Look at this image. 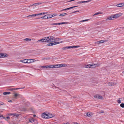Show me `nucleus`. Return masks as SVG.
<instances>
[{
	"instance_id": "obj_1",
	"label": "nucleus",
	"mask_w": 124,
	"mask_h": 124,
	"mask_svg": "<svg viewBox=\"0 0 124 124\" xmlns=\"http://www.w3.org/2000/svg\"><path fill=\"white\" fill-rule=\"evenodd\" d=\"M48 42H52L55 41H58L59 38H55L53 36L48 37Z\"/></svg>"
},
{
	"instance_id": "obj_2",
	"label": "nucleus",
	"mask_w": 124,
	"mask_h": 124,
	"mask_svg": "<svg viewBox=\"0 0 124 124\" xmlns=\"http://www.w3.org/2000/svg\"><path fill=\"white\" fill-rule=\"evenodd\" d=\"M48 37L43 38L42 39L38 40L37 42H40V43L46 42H48Z\"/></svg>"
},
{
	"instance_id": "obj_3",
	"label": "nucleus",
	"mask_w": 124,
	"mask_h": 124,
	"mask_svg": "<svg viewBox=\"0 0 124 124\" xmlns=\"http://www.w3.org/2000/svg\"><path fill=\"white\" fill-rule=\"evenodd\" d=\"M31 60L32 61V62H34L35 61L33 60L28 59H24L23 60H20V62H22L24 63H31V62H28V61H30V60Z\"/></svg>"
},
{
	"instance_id": "obj_4",
	"label": "nucleus",
	"mask_w": 124,
	"mask_h": 124,
	"mask_svg": "<svg viewBox=\"0 0 124 124\" xmlns=\"http://www.w3.org/2000/svg\"><path fill=\"white\" fill-rule=\"evenodd\" d=\"M29 122L32 123L34 124H36L38 123V121L32 118L29 119Z\"/></svg>"
},
{
	"instance_id": "obj_5",
	"label": "nucleus",
	"mask_w": 124,
	"mask_h": 124,
	"mask_svg": "<svg viewBox=\"0 0 124 124\" xmlns=\"http://www.w3.org/2000/svg\"><path fill=\"white\" fill-rule=\"evenodd\" d=\"M63 41H61L60 42H54V43L48 44L47 45L48 46H52L56 44L61 43Z\"/></svg>"
},
{
	"instance_id": "obj_6",
	"label": "nucleus",
	"mask_w": 124,
	"mask_h": 124,
	"mask_svg": "<svg viewBox=\"0 0 124 124\" xmlns=\"http://www.w3.org/2000/svg\"><path fill=\"white\" fill-rule=\"evenodd\" d=\"M100 66V64L98 63L96 64H91L90 66L91 68H93L96 67H98Z\"/></svg>"
},
{
	"instance_id": "obj_7",
	"label": "nucleus",
	"mask_w": 124,
	"mask_h": 124,
	"mask_svg": "<svg viewBox=\"0 0 124 124\" xmlns=\"http://www.w3.org/2000/svg\"><path fill=\"white\" fill-rule=\"evenodd\" d=\"M8 56V54L6 53H0V58H4Z\"/></svg>"
},
{
	"instance_id": "obj_8",
	"label": "nucleus",
	"mask_w": 124,
	"mask_h": 124,
	"mask_svg": "<svg viewBox=\"0 0 124 124\" xmlns=\"http://www.w3.org/2000/svg\"><path fill=\"white\" fill-rule=\"evenodd\" d=\"M94 98H98L99 99L102 100L103 99V97L99 95H95L94 96Z\"/></svg>"
},
{
	"instance_id": "obj_9",
	"label": "nucleus",
	"mask_w": 124,
	"mask_h": 124,
	"mask_svg": "<svg viewBox=\"0 0 124 124\" xmlns=\"http://www.w3.org/2000/svg\"><path fill=\"white\" fill-rule=\"evenodd\" d=\"M41 116L43 118H48L47 114L45 113H43Z\"/></svg>"
},
{
	"instance_id": "obj_10",
	"label": "nucleus",
	"mask_w": 124,
	"mask_h": 124,
	"mask_svg": "<svg viewBox=\"0 0 124 124\" xmlns=\"http://www.w3.org/2000/svg\"><path fill=\"white\" fill-rule=\"evenodd\" d=\"M48 118L52 117L54 116V115L51 113H48L47 114Z\"/></svg>"
},
{
	"instance_id": "obj_11",
	"label": "nucleus",
	"mask_w": 124,
	"mask_h": 124,
	"mask_svg": "<svg viewBox=\"0 0 124 124\" xmlns=\"http://www.w3.org/2000/svg\"><path fill=\"white\" fill-rule=\"evenodd\" d=\"M93 113L91 112H88L86 114L87 116L89 117H91L92 116Z\"/></svg>"
},
{
	"instance_id": "obj_12",
	"label": "nucleus",
	"mask_w": 124,
	"mask_h": 124,
	"mask_svg": "<svg viewBox=\"0 0 124 124\" xmlns=\"http://www.w3.org/2000/svg\"><path fill=\"white\" fill-rule=\"evenodd\" d=\"M116 83L115 82H109L108 84V85L110 86H113L116 85Z\"/></svg>"
},
{
	"instance_id": "obj_13",
	"label": "nucleus",
	"mask_w": 124,
	"mask_h": 124,
	"mask_svg": "<svg viewBox=\"0 0 124 124\" xmlns=\"http://www.w3.org/2000/svg\"><path fill=\"white\" fill-rule=\"evenodd\" d=\"M108 40H105L104 41L103 40H101L97 41V43L98 44H99L100 43H103L104 42H106Z\"/></svg>"
},
{
	"instance_id": "obj_14",
	"label": "nucleus",
	"mask_w": 124,
	"mask_h": 124,
	"mask_svg": "<svg viewBox=\"0 0 124 124\" xmlns=\"http://www.w3.org/2000/svg\"><path fill=\"white\" fill-rule=\"evenodd\" d=\"M124 6V3H122L116 5V6L118 7H122Z\"/></svg>"
},
{
	"instance_id": "obj_15",
	"label": "nucleus",
	"mask_w": 124,
	"mask_h": 124,
	"mask_svg": "<svg viewBox=\"0 0 124 124\" xmlns=\"http://www.w3.org/2000/svg\"><path fill=\"white\" fill-rule=\"evenodd\" d=\"M113 18L112 15L111 16H109L107 18L106 20H113Z\"/></svg>"
},
{
	"instance_id": "obj_16",
	"label": "nucleus",
	"mask_w": 124,
	"mask_h": 124,
	"mask_svg": "<svg viewBox=\"0 0 124 124\" xmlns=\"http://www.w3.org/2000/svg\"><path fill=\"white\" fill-rule=\"evenodd\" d=\"M42 3H35L34 4H33V5H31V6H30L29 7V8H30V7H32V6H33L35 5V6H36V5H39L41 4Z\"/></svg>"
},
{
	"instance_id": "obj_17",
	"label": "nucleus",
	"mask_w": 124,
	"mask_h": 124,
	"mask_svg": "<svg viewBox=\"0 0 124 124\" xmlns=\"http://www.w3.org/2000/svg\"><path fill=\"white\" fill-rule=\"evenodd\" d=\"M123 13H119L116 14L117 17H118L123 15Z\"/></svg>"
},
{
	"instance_id": "obj_18",
	"label": "nucleus",
	"mask_w": 124,
	"mask_h": 124,
	"mask_svg": "<svg viewBox=\"0 0 124 124\" xmlns=\"http://www.w3.org/2000/svg\"><path fill=\"white\" fill-rule=\"evenodd\" d=\"M90 65L91 64L86 65L85 66V67L86 68H91Z\"/></svg>"
},
{
	"instance_id": "obj_19",
	"label": "nucleus",
	"mask_w": 124,
	"mask_h": 124,
	"mask_svg": "<svg viewBox=\"0 0 124 124\" xmlns=\"http://www.w3.org/2000/svg\"><path fill=\"white\" fill-rule=\"evenodd\" d=\"M12 114V115H13V116H15L16 117H17L19 116V114H18L15 113Z\"/></svg>"
},
{
	"instance_id": "obj_20",
	"label": "nucleus",
	"mask_w": 124,
	"mask_h": 124,
	"mask_svg": "<svg viewBox=\"0 0 124 124\" xmlns=\"http://www.w3.org/2000/svg\"><path fill=\"white\" fill-rule=\"evenodd\" d=\"M112 16L113 19H116V18H117L116 14L114 15H112Z\"/></svg>"
},
{
	"instance_id": "obj_21",
	"label": "nucleus",
	"mask_w": 124,
	"mask_h": 124,
	"mask_svg": "<svg viewBox=\"0 0 124 124\" xmlns=\"http://www.w3.org/2000/svg\"><path fill=\"white\" fill-rule=\"evenodd\" d=\"M67 15V14L66 13H64V14H60L59 16H65L66 15Z\"/></svg>"
},
{
	"instance_id": "obj_22",
	"label": "nucleus",
	"mask_w": 124,
	"mask_h": 124,
	"mask_svg": "<svg viewBox=\"0 0 124 124\" xmlns=\"http://www.w3.org/2000/svg\"><path fill=\"white\" fill-rule=\"evenodd\" d=\"M10 93V92H5L3 93V94L4 95H6L8 94H9Z\"/></svg>"
},
{
	"instance_id": "obj_23",
	"label": "nucleus",
	"mask_w": 124,
	"mask_h": 124,
	"mask_svg": "<svg viewBox=\"0 0 124 124\" xmlns=\"http://www.w3.org/2000/svg\"><path fill=\"white\" fill-rule=\"evenodd\" d=\"M47 15V18H52V17H51L52 14H51L48 15Z\"/></svg>"
},
{
	"instance_id": "obj_24",
	"label": "nucleus",
	"mask_w": 124,
	"mask_h": 124,
	"mask_svg": "<svg viewBox=\"0 0 124 124\" xmlns=\"http://www.w3.org/2000/svg\"><path fill=\"white\" fill-rule=\"evenodd\" d=\"M24 40L25 41H30L31 40V39L29 38H26L24 39Z\"/></svg>"
},
{
	"instance_id": "obj_25",
	"label": "nucleus",
	"mask_w": 124,
	"mask_h": 124,
	"mask_svg": "<svg viewBox=\"0 0 124 124\" xmlns=\"http://www.w3.org/2000/svg\"><path fill=\"white\" fill-rule=\"evenodd\" d=\"M68 22H62V23H60V24H68Z\"/></svg>"
},
{
	"instance_id": "obj_26",
	"label": "nucleus",
	"mask_w": 124,
	"mask_h": 124,
	"mask_svg": "<svg viewBox=\"0 0 124 124\" xmlns=\"http://www.w3.org/2000/svg\"><path fill=\"white\" fill-rule=\"evenodd\" d=\"M54 67H55L56 68H59V64H57V65H54Z\"/></svg>"
},
{
	"instance_id": "obj_27",
	"label": "nucleus",
	"mask_w": 124,
	"mask_h": 124,
	"mask_svg": "<svg viewBox=\"0 0 124 124\" xmlns=\"http://www.w3.org/2000/svg\"><path fill=\"white\" fill-rule=\"evenodd\" d=\"M72 48H78L80 47L79 46H72Z\"/></svg>"
},
{
	"instance_id": "obj_28",
	"label": "nucleus",
	"mask_w": 124,
	"mask_h": 124,
	"mask_svg": "<svg viewBox=\"0 0 124 124\" xmlns=\"http://www.w3.org/2000/svg\"><path fill=\"white\" fill-rule=\"evenodd\" d=\"M32 59V60H34L35 61L34 62H31V63H32V62H35V61H36V60H35V59ZM32 61L31 60H30V61H28V62H32Z\"/></svg>"
},
{
	"instance_id": "obj_29",
	"label": "nucleus",
	"mask_w": 124,
	"mask_h": 124,
	"mask_svg": "<svg viewBox=\"0 0 124 124\" xmlns=\"http://www.w3.org/2000/svg\"><path fill=\"white\" fill-rule=\"evenodd\" d=\"M120 106L123 108H124V104L123 103H121L120 105Z\"/></svg>"
},
{
	"instance_id": "obj_30",
	"label": "nucleus",
	"mask_w": 124,
	"mask_h": 124,
	"mask_svg": "<svg viewBox=\"0 0 124 124\" xmlns=\"http://www.w3.org/2000/svg\"><path fill=\"white\" fill-rule=\"evenodd\" d=\"M19 95V94L17 93H15L14 94V96H15V97L16 98V97L18 96Z\"/></svg>"
},
{
	"instance_id": "obj_31",
	"label": "nucleus",
	"mask_w": 124,
	"mask_h": 124,
	"mask_svg": "<svg viewBox=\"0 0 124 124\" xmlns=\"http://www.w3.org/2000/svg\"><path fill=\"white\" fill-rule=\"evenodd\" d=\"M51 68H55V67H54V65H50Z\"/></svg>"
},
{
	"instance_id": "obj_32",
	"label": "nucleus",
	"mask_w": 124,
	"mask_h": 124,
	"mask_svg": "<svg viewBox=\"0 0 124 124\" xmlns=\"http://www.w3.org/2000/svg\"><path fill=\"white\" fill-rule=\"evenodd\" d=\"M96 15H98L100 14H103V13L101 12H98L96 13Z\"/></svg>"
},
{
	"instance_id": "obj_33",
	"label": "nucleus",
	"mask_w": 124,
	"mask_h": 124,
	"mask_svg": "<svg viewBox=\"0 0 124 124\" xmlns=\"http://www.w3.org/2000/svg\"><path fill=\"white\" fill-rule=\"evenodd\" d=\"M41 68H45L46 69L47 68V66H42L41 67Z\"/></svg>"
},
{
	"instance_id": "obj_34",
	"label": "nucleus",
	"mask_w": 124,
	"mask_h": 124,
	"mask_svg": "<svg viewBox=\"0 0 124 124\" xmlns=\"http://www.w3.org/2000/svg\"><path fill=\"white\" fill-rule=\"evenodd\" d=\"M90 1H91V0H88V1H82V2H83V3H86V2H88Z\"/></svg>"
},
{
	"instance_id": "obj_35",
	"label": "nucleus",
	"mask_w": 124,
	"mask_h": 124,
	"mask_svg": "<svg viewBox=\"0 0 124 124\" xmlns=\"http://www.w3.org/2000/svg\"><path fill=\"white\" fill-rule=\"evenodd\" d=\"M70 9V8H66V9H62V10L61 11H64V10H69Z\"/></svg>"
},
{
	"instance_id": "obj_36",
	"label": "nucleus",
	"mask_w": 124,
	"mask_h": 124,
	"mask_svg": "<svg viewBox=\"0 0 124 124\" xmlns=\"http://www.w3.org/2000/svg\"><path fill=\"white\" fill-rule=\"evenodd\" d=\"M89 20L88 19H86L85 20H82L80 21V22H83L85 21H88Z\"/></svg>"
},
{
	"instance_id": "obj_37",
	"label": "nucleus",
	"mask_w": 124,
	"mask_h": 124,
	"mask_svg": "<svg viewBox=\"0 0 124 124\" xmlns=\"http://www.w3.org/2000/svg\"><path fill=\"white\" fill-rule=\"evenodd\" d=\"M62 49L63 50H65L68 49V47L67 46L65 47H63L62 48Z\"/></svg>"
},
{
	"instance_id": "obj_38",
	"label": "nucleus",
	"mask_w": 124,
	"mask_h": 124,
	"mask_svg": "<svg viewBox=\"0 0 124 124\" xmlns=\"http://www.w3.org/2000/svg\"><path fill=\"white\" fill-rule=\"evenodd\" d=\"M57 15L56 14H53V15H51V17H52L55 16H56Z\"/></svg>"
},
{
	"instance_id": "obj_39",
	"label": "nucleus",
	"mask_w": 124,
	"mask_h": 124,
	"mask_svg": "<svg viewBox=\"0 0 124 124\" xmlns=\"http://www.w3.org/2000/svg\"><path fill=\"white\" fill-rule=\"evenodd\" d=\"M78 7V6H73V7H71L69 8L70 9H71L73 8H74L76 7Z\"/></svg>"
},
{
	"instance_id": "obj_40",
	"label": "nucleus",
	"mask_w": 124,
	"mask_h": 124,
	"mask_svg": "<svg viewBox=\"0 0 124 124\" xmlns=\"http://www.w3.org/2000/svg\"><path fill=\"white\" fill-rule=\"evenodd\" d=\"M77 3L78 4L83 3L82 1L78 2Z\"/></svg>"
},
{
	"instance_id": "obj_41",
	"label": "nucleus",
	"mask_w": 124,
	"mask_h": 124,
	"mask_svg": "<svg viewBox=\"0 0 124 124\" xmlns=\"http://www.w3.org/2000/svg\"><path fill=\"white\" fill-rule=\"evenodd\" d=\"M52 24L53 25H60V24L59 23H54L53 24Z\"/></svg>"
},
{
	"instance_id": "obj_42",
	"label": "nucleus",
	"mask_w": 124,
	"mask_h": 124,
	"mask_svg": "<svg viewBox=\"0 0 124 124\" xmlns=\"http://www.w3.org/2000/svg\"><path fill=\"white\" fill-rule=\"evenodd\" d=\"M117 102L118 103H121V101H120V100H118L117 101Z\"/></svg>"
},
{
	"instance_id": "obj_43",
	"label": "nucleus",
	"mask_w": 124,
	"mask_h": 124,
	"mask_svg": "<svg viewBox=\"0 0 124 124\" xmlns=\"http://www.w3.org/2000/svg\"><path fill=\"white\" fill-rule=\"evenodd\" d=\"M59 65V68L63 67V64H60Z\"/></svg>"
},
{
	"instance_id": "obj_44",
	"label": "nucleus",
	"mask_w": 124,
	"mask_h": 124,
	"mask_svg": "<svg viewBox=\"0 0 124 124\" xmlns=\"http://www.w3.org/2000/svg\"><path fill=\"white\" fill-rule=\"evenodd\" d=\"M67 47H68V49H69V48H72V46H67Z\"/></svg>"
},
{
	"instance_id": "obj_45",
	"label": "nucleus",
	"mask_w": 124,
	"mask_h": 124,
	"mask_svg": "<svg viewBox=\"0 0 124 124\" xmlns=\"http://www.w3.org/2000/svg\"><path fill=\"white\" fill-rule=\"evenodd\" d=\"M67 66V65L66 64H63V67H65Z\"/></svg>"
},
{
	"instance_id": "obj_46",
	"label": "nucleus",
	"mask_w": 124,
	"mask_h": 124,
	"mask_svg": "<svg viewBox=\"0 0 124 124\" xmlns=\"http://www.w3.org/2000/svg\"><path fill=\"white\" fill-rule=\"evenodd\" d=\"M50 65H47V68H50Z\"/></svg>"
},
{
	"instance_id": "obj_47",
	"label": "nucleus",
	"mask_w": 124,
	"mask_h": 124,
	"mask_svg": "<svg viewBox=\"0 0 124 124\" xmlns=\"http://www.w3.org/2000/svg\"><path fill=\"white\" fill-rule=\"evenodd\" d=\"M45 16H43L41 17V18H42V19H44V18Z\"/></svg>"
},
{
	"instance_id": "obj_48",
	"label": "nucleus",
	"mask_w": 124,
	"mask_h": 124,
	"mask_svg": "<svg viewBox=\"0 0 124 124\" xmlns=\"http://www.w3.org/2000/svg\"><path fill=\"white\" fill-rule=\"evenodd\" d=\"M16 88V89H14V90H17V89H22V88Z\"/></svg>"
},
{
	"instance_id": "obj_49",
	"label": "nucleus",
	"mask_w": 124,
	"mask_h": 124,
	"mask_svg": "<svg viewBox=\"0 0 124 124\" xmlns=\"http://www.w3.org/2000/svg\"><path fill=\"white\" fill-rule=\"evenodd\" d=\"M78 12H79V11L78 10H77V11H75L73 12L72 13H74Z\"/></svg>"
},
{
	"instance_id": "obj_50",
	"label": "nucleus",
	"mask_w": 124,
	"mask_h": 124,
	"mask_svg": "<svg viewBox=\"0 0 124 124\" xmlns=\"http://www.w3.org/2000/svg\"><path fill=\"white\" fill-rule=\"evenodd\" d=\"M45 16H45V18H44V19H47L48 18H47V15H45Z\"/></svg>"
},
{
	"instance_id": "obj_51",
	"label": "nucleus",
	"mask_w": 124,
	"mask_h": 124,
	"mask_svg": "<svg viewBox=\"0 0 124 124\" xmlns=\"http://www.w3.org/2000/svg\"><path fill=\"white\" fill-rule=\"evenodd\" d=\"M63 124H70L69 123L67 122L66 123H63Z\"/></svg>"
},
{
	"instance_id": "obj_52",
	"label": "nucleus",
	"mask_w": 124,
	"mask_h": 124,
	"mask_svg": "<svg viewBox=\"0 0 124 124\" xmlns=\"http://www.w3.org/2000/svg\"><path fill=\"white\" fill-rule=\"evenodd\" d=\"M42 15V13H40L38 14V16L41 15Z\"/></svg>"
},
{
	"instance_id": "obj_53",
	"label": "nucleus",
	"mask_w": 124,
	"mask_h": 124,
	"mask_svg": "<svg viewBox=\"0 0 124 124\" xmlns=\"http://www.w3.org/2000/svg\"><path fill=\"white\" fill-rule=\"evenodd\" d=\"M31 17V15H29L28 16H27L26 17Z\"/></svg>"
},
{
	"instance_id": "obj_54",
	"label": "nucleus",
	"mask_w": 124,
	"mask_h": 124,
	"mask_svg": "<svg viewBox=\"0 0 124 124\" xmlns=\"http://www.w3.org/2000/svg\"><path fill=\"white\" fill-rule=\"evenodd\" d=\"M25 9L28 10V11H31V10L30 9H27L26 8H25Z\"/></svg>"
},
{
	"instance_id": "obj_55",
	"label": "nucleus",
	"mask_w": 124,
	"mask_h": 124,
	"mask_svg": "<svg viewBox=\"0 0 124 124\" xmlns=\"http://www.w3.org/2000/svg\"><path fill=\"white\" fill-rule=\"evenodd\" d=\"M104 112V111H101V112H100V113H103Z\"/></svg>"
},
{
	"instance_id": "obj_56",
	"label": "nucleus",
	"mask_w": 124,
	"mask_h": 124,
	"mask_svg": "<svg viewBox=\"0 0 124 124\" xmlns=\"http://www.w3.org/2000/svg\"><path fill=\"white\" fill-rule=\"evenodd\" d=\"M47 12H46L44 13H42V14H47Z\"/></svg>"
},
{
	"instance_id": "obj_57",
	"label": "nucleus",
	"mask_w": 124,
	"mask_h": 124,
	"mask_svg": "<svg viewBox=\"0 0 124 124\" xmlns=\"http://www.w3.org/2000/svg\"><path fill=\"white\" fill-rule=\"evenodd\" d=\"M7 119H9V118H10V117L9 116H7Z\"/></svg>"
},
{
	"instance_id": "obj_58",
	"label": "nucleus",
	"mask_w": 124,
	"mask_h": 124,
	"mask_svg": "<svg viewBox=\"0 0 124 124\" xmlns=\"http://www.w3.org/2000/svg\"><path fill=\"white\" fill-rule=\"evenodd\" d=\"M38 16V14H35V16Z\"/></svg>"
},
{
	"instance_id": "obj_59",
	"label": "nucleus",
	"mask_w": 124,
	"mask_h": 124,
	"mask_svg": "<svg viewBox=\"0 0 124 124\" xmlns=\"http://www.w3.org/2000/svg\"><path fill=\"white\" fill-rule=\"evenodd\" d=\"M31 15V16H35V14H33V15Z\"/></svg>"
},
{
	"instance_id": "obj_60",
	"label": "nucleus",
	"mask_w": 124,
	"mask_h": 124,
	"mask_svg": "<svg viewBox=\"0 0 124 124\" xmlns=\"http://www.w3.org/2000/svg\"><path fill=\"white\" fill-rule=\"evenodd\" d=\"M50 59V58H46V59L47 60H49V59Z\"/></svg>"
},
{
	"instance_id": "obj_61",
	"label": "nucleus",
	"mask_w": 124,
	"mask_h": 124,
	"mask_svg": "<svg viewBox=\"0 0 124 124\" xmlns=\"http://www.w3.org/2000/svg\"><path fill=\"white\" fill-rule=\"evenodd\" d=\"M74 124H80L78 123H75Z\"/></svg>"
},
{
	"instance_id": "obj_62",
	"label": "nucleus",
	"mask_w": 124,
	"mask_h": 124,
	"mask_svg": "<svg viewBox=\"0 0 124 124\" xmlns=\"http://www.w3.org/2000/svg\"><path fill=\"white\" fill-rule=\"evenodd\" d=\"M96 15H97L96 14V13H95V14L93 15V16H95Z\"/></svg>"
},
{
	"instance_id": "obj_63",
	"label": "nucleus",
	"mask_w": 124,
	"mask_h": 124,
	"mask_svg": "<svg viewBox=\"0 0 124 124\" xmlns=\"http://www.w3.org/2000/svg\"><path fill=\"white\" fill-rule=\"evenodd\" d=\"M13 114L10 113L9 114V115H12V114Z\"/></svg>"
},
{
	"instance_id": "obj_64",
	"label": "nucleus",
	"mask_w": 124,
	"mask_h": 124,
	"mask_svg": "<svg viewBox=\"0 0 124 124\" xmlns=\"http://www.w3.org/2000/svg\"><path fill=\"white\" fill-rule=\"evenodd\" d=\"M8 101V102H12V101L11 100H9V101Z\"/></svg>"
}]
</instances>
